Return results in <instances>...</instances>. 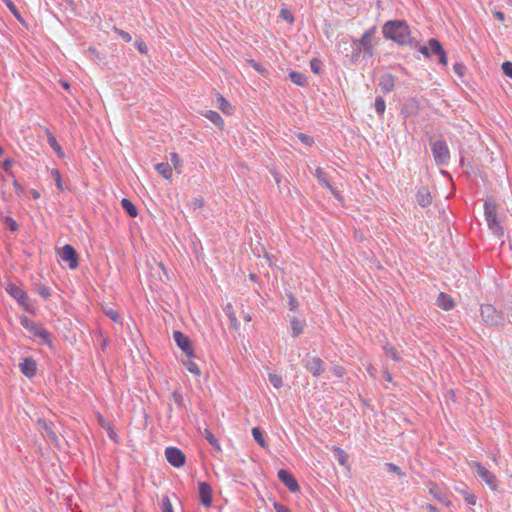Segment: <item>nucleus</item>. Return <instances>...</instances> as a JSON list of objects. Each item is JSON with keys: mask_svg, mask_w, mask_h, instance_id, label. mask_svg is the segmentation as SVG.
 Returning <instances> with one entry per match:
<instances>
[{"mask_svg": "<svg viewBox=\"0 0 512 512\" xmlns=\"http://www.w3.org/2000/svg\"><path fill=\"white\" fill-rule=\"evenodd\" d=\"M19 368L21 373L27 378H32L37 373V363L32 357H26L20 362Z\"/></svg>", "mask_w": 512, "mask_h": 512, "instance_id": "2eb2a0df", "label": "nucleus"}, {"mask_svg": "<svg viewBox=\"0 0 512 512\" xmlns=\"http://www.w3.org/2000/svg\"><path fill=\"white\" fill-rule=\"evenodd\" d=\"M321 66H322V62L320 59L318 58H313L311 59L310 61V69L313 73L315 74H320L321 73Z\"/></svg>", "mask_w": 512, "mask_h": 512, "instance_id": "49530a36", "label": "nucleus"}, {"mask_svg": "<svg viewBox=\"0 0 512 512\" xmlns=\"http://www.w3.org/2000/svg\"><path fill=\"white\" fill-rule=\"evenodd\" d=\"M287 297H288V300H289L288 304H289L290 310L291 311L297 310L299 304H298V301L295 298V296L292 294V292L287 293Z\"/></svg>", "mask_w": 512, "mask_h": 512, "instance_id": "603ef678", "label": "nucleus"}, {"mask_svg": "<svg viewBox=\"0 0 512 512\" xmlns=\"http://www.w3.org/2000/svg\"><path fill=\"white\" fill-rule=\"evenodd\" d=\"M13 165V160L10 159V158H7L5 159L3 162H2V169L6 172V173H10V170H11V167Z\"/></svg>", "mask_w": 512, "mask_h": 512, "instance_id": "bf43d9fd", "label": "nucleus"}, {"mask_svg": "<svg viewBox=\"0 0 512 512\" xmlns=\"http://www.w3.org/2000/svg\"><path fill=\"white\" fill-rule=\"evenodd\" d=\"M383 350L385 355L393 359L395 362L401 361V356L394 346L387 343L386 345H384Z\"/></svg>", "mask_w": 512, "mask_h": 512, "instance_id": "2f4dec72", "label": "nucleus"}, {"mask_svg": "<svg viewBox=\"0 0 512 512\" xmlns=\"http://www.w3.org/2000/svg\"><path fill=\"white\" fill-rule=\"evenodd\" d=\"M204 116L217 127L222 128L224 126V120L218 112L210 110L207 111Z\"/></svg>", "mask_w": 512, "mask_h": 512, "instance_id": "c85d7f7f", "label": "nucleus"}, {"mask_svg": "<svg viewBox=\"0 0 512 512\" xmlns=\"http://www.w3.org/2000/svg\"><path fill=\"white\" fill-rule=\"evenodd\" d=\"M453 70L458 76H463L466 70V67L463 63H455L453 65Z\"/></svg>", "mask_w": 512, "mask_h": 512, "instance_id": "4d7b16f0", "label": "nucleus"}, {"mask_svg": "<svg viewBox=\"0 0 512 512\" xmlns=\"http://www.w3.org/2000/svg\"><path fill=\"white\" fill-rule=\"evenodd\" d=\"M252 435L254 440L262 447L266 448L268 446L267 442L264 439L262 430L259 427L252 428Z\"/></svg>", "mask_w": 512, "mask_h": 512, "instance_id": "e433bc0d", "label": "nucleus"}, {"mask_svg": "<svg viewBox=\"0 0 512 512\" xmlns=\"http://www.w3.org/2000/svg\"><path fill=\"white\" fill-rule=\"evenodd\" d=\"M383 36L399 45L418 47L419 43L411 37L409 25L404 20H389L382 27Z\"/></svg>", "mask_w": 512, "mask_h": 512, "instance_id": "f257e3e1", "label": "nucleus"}, {"mask_svg": "<svg viewBox=\"0 0 512 512\" xmlns=\"http://www.w3.org/2000/svg\"><path fill=\"white\" fill-rule=\"evenodd\" d=\"M171 399L174 401V403L176 404V406L179 410H182L185 408L184 396L178 389L174 390L171 393Z\"/></svg>", "mask_w": 512, "mask_h": 512, "instance_id": "c9c22d12", "label": "nucleus"}, {"mask_svg": "<svg viewBox=\"0 0 512 512\" xmlns=\"http://www.w3.org/2000/svg\"><path fill=\"white\" fill-rule=\"evenodd\" d=\"M170 161L175 168V170H178V168L181 166V160L179 155L176 152L170 153Z\"/></svg>", "mask_w": 512, "mask_h": 512, "instance_id": "5fc2aeb1", "label": "nucleus"}, {"mask_svg": "<svg viewBox=\"0 0 512 512\" xmlns=\"http://www.w3.org/2000/svg\"><path fill=\"white\" fill-rule=\"evenodd\" d=\"M277 475L278 479L288 488L290 492L296 493L300 491L298 481L290 471L286 469H280Z\"/></svg>", "mask_w": 512, "mask_h": 512, "instance_id": "f8f14e48", "label": "nucleus"}, {"mask_svg": "<svg viewBox=\"0 0 512 512\" xmlns=\"http://www.w3.org/2000/svg\"><path fill=\"white\" fill-rule=\"evenodd\" d=\"M429 45H430L431 54L437 55L438 62L440 64L446 66L447 65V55H446V52H445L444 48L442 47V44L440 43V41L435 38H431V39H429Z\"/></svg>", "mask_w": 512, "mask_h": 512, "instance_id": "dca6fc26", "label": "nucleus"}, {"mask_svg": "<svg viewBox=\"0 0 512 512\" xmlns=\"http://www.w3.org/2000/svg\"><path fill=\"white\" fill-rule=\"evenodd\" d=\"M502 71L503 73L512 79V62L505 61L502 63Z\"/></svg>", "mask_w": 512, "mask_h": 512, "instance_id": "6e6d98bb", "label": "nucleus"}, {"mask_svg": "<svg viewBox=\"0 0 512 512\" xmlns=\"http://www.w3.org/2000/svg\"><path fill=\"white\" fill-rule=\"evenodd\" d=\"M484 214L489 229L496 237L502 238L504 236V229L497 217L496 205L486 201L484 203Z\"/></svg>", "mask_w": 512, "mask_h": 512, "instance_id": "39448f33", "label": "nucleus"}, {"mask_svg": "<svg viewBox=\"0 0 512 512\" xmlns=\"http://www.w3.org/2000/svg\"><path fill=\"white\" fill-rule=\"evenodd\" d=\"M289 79L292 83L300 87H305L308 85L307 77L302 72L291 71L289 73Z\"/></svg>", "mask_w": 512, "mask_h": 512, "instance_id": "4be33fe9", "label": "nucleus"}, {"mask_svg": "<svg viewBox=\"0 0 512 512\" xmlns=\"http://www.w3.org/2000/svg\"><path fill=\"white\" fill-rule=\"evenodd\" d=\"M3 223L12 232H16L19 229L18 223L10 216L5 217Z\"/></svg>", "mask_w": 512, "mask_h": 512, "instance_id": "79ce46f5", "label": "nucleus"}, {"mask_svg": "<svg viewBox=\"0 0 512 512\" xmlns=\"http://www.w3.org/2000/svg\"><path fill=\"white\" fill-rule=\"evenodd\" d=\"M155 169L165 179H170L172 177V168L170 164L167 162H161L156 164Z\"/></svg>", "mask_w": 512, "mask_h": 512, "instance_id": "cd10ccee", "label": "nucleus"}, {"mask_svg": "<svg viewBox=\"0 0 512 512\" xmlns=\"http://www.w3.org/2000/svg\"><path fill=\"white\" fill-rule=\"evenodd\" d=\"M198 490H199L200 503L205 507L211 506V503H212L211 485L207 482H199Z\"/></svg>", "mask_w": 512, "mask_h": 512, "instance_id": "4468645a", "label": "nucleus"}, {"mask_svg": "<svg viewBox=\"0 0 512 512\" xmlns=\"http://www.w3.org/2000/svg\"><path fill=\"white\" fill-rule=\"evenodd\" d=\"M135 46L138 49V51L142 54H146L148 52L147 45L142 40L137 41L135 43Z\"/></svg>", "mask_w": 512, "mask_h": 512, "instance_id": "e2e57ef3", "label": "nucleus"}, {"mask_svg": "<svg viewBox=\"0 0 512 512\" xmlns=\"http://www.w3.org/2000/svg\"><path fill=\"white\" fill-rule=\"evenodd\" d=\"M191 204L194 209L203 208L204 207V199L203 198H193Z\"/></svg>", "mask_w": 512, "mask_h": 512, "instance_id": "052dcab7", "label": "nucleus"}, {"mask_svg": "<svg viewBox=\"0 0 512 512\" xmlns=\"http://www.w3.org/2000/svg\"><path fill=\"white\" fill-rule=\"evenodd\" d=\"M378 86L384 94L392 92L395 87V76L391 73L383 74L379 79Z\"/></svg>", "mask_w": 512, "mask_h": 512, "instance_id": "f3484780", "label": "nucleus"}, {"mask_svg": "<svg viewBox=\"0 0 512 512\" xmlns=\"http://www.w3.org/2000/svg\"><path fill=\"white\" fill-rule=\"evenodd\" d=\"M248 63L258 72L260 73L261 75H265L268 73L267 69L264 68L260 63H258L257 61L253 60V59H250L248 61Z\"/></svg>", "mask_w": 512, "mask_h": 512, "instance_id": "3c124183", "label": "nucleus"}, {"mask_svg": "<svg viewBox=\"0 0 512 512\" xmlns=\"http://www.w3.org/2000/svg\"><path fill=\"white\" fill-rule=\"evenodd\" d=\"M420 111V103L416 98H409L401 108V114L404 118L417 116Z\"/></svg>", "mask_w": 512, "mask_h": 512, "instance_id": "ddd939ff", "label": "nucleus"}, {"mask_svg": "<svg viewBox=\"0 0 512 512\" xmlns=\"http://www.w3.org/2000/svg\"><path fill=\"white\" fill-rule=\"evenodd\" d=\"M437 305L445 311H449L454 308L455 301L447 293L441 292L437 297Z\"/></svg>", "mask_w": 512, "mask_h": 512, "instance_id": "6ab92c4d", "label": "nucleus"}, {"mask_svg": "<svg viewBox=\"0 0 512 512\" xmlns=\"http://www.w3.org/2000/svg\"><path fill=\"white\" fill-rule=\"evenodd\" d=\"M6 292L14 298L18 304L24 308L29 306V296L26 291L14 283H9L6 286Z\"/></svg>", "mask_w": 512, "mask_h": 512, "instance_id": "1a4fd4ad", "label": "nucleus"}, {"mask_svg": "<svg viewBox=\"0 0 512 512\" xmlns=\"http://www.w3.org/2000/svg\"><path fill=\"white\" fill-rule=\"evenodd\" d=\"M217 107L227 115L232 113V105L222 96L217 97Z\"/></svg>", "mask_w": 512, "mask_h": 512, "instance_id": "f704fd0d", "label": "nucleus"}, {"mask_svg": "<svg viewBox=\"0 0 512 512\" xmlns=\"http://www.w3.org/2000/svg\"><path fill=\"white\" fill-rule=\"evenodd\" d=\"M104 313L107 317H109L115 323H119L121 320V316L117 310H114L112 308H108V309L105 308Z\"/></svg>", "mask_w": 512, "mask_h": 512, "instance_id": "37998d69", "label": "nucleus"}, {"mask_svg": "<svg viewBox=\"0 0 512 512\" xmlns=\"http://www.w3.org/2000/svg\"><path fill=\"white\" fill-rule=\"evenodd\" d=\"M47 142H48L49 146L55 151V153L58 156H60V157L64 156L62 147L58 143L55 136L49 130H47Z\"/></svg>", "mask_w": 512, "mask_h": 512, "instance_id": "393cba45", "label": "nucleus"}, {"mask_svg": "<svg viewBox=\"0 0 512 512\" xmlns=\"http://www.w3.org/2000/svg\"><path fill=\"white\" fill-rule=\"evenodd\" d=\"M343 44L348 45V42L343 41ZM349 46L351 48V52H350V54H346V56L349 58V60L352 64H356L360 60L362 51H360V48L356 47L352 42L349 43Z\"/></svg>", "mask_w": 512, "mask_h": 512, "instance_id": "a878e982", "label": "nucleus"}, {"mask_svg": "<svg viewBox=\"0 0 512 512\" xmlns=\"http://www.w3.org/2000/svg\"><path fill=\"white\" fill-rule=\"evenodd\" d=\"M20 324L23 328H25L28 332H30L33 336L37 333L38 329L42 326L40 323L34 322L27 316H22L20 318Z\"/></svg>", "mask_w": 512, "mask_h": 512, "instance_id": "412c9836", "label": "nucleus"}, {"mask_svg": "<svg viewBox=\"0 0 512 512\" xmlns=\"http://www.w3.org/2000/svg\"><path fill=\"white\" fill-rule=\"evenodd\" d=\"M297 137L302 143H304L307 146H311L314 143V139L307 134L299 133Z\"/></svg>", "mask_w": 512, "mask_h": 512, "instance_id": "864d4df0", "label": "nucleus"}, {"mask_svg": "<svg viewBox=\"0 0 512 512\" xmlns=\"http://www.w3.org/2000/svg\"><path fill=\"white\" fill-rule=\"evenodd\" d=\"M39 424L44 432V434L55 444H58V436L52 427L43 419H39Z\"/></svg>", "mask_w": 512, "mask_h": 512, "instance_id": "5701e85b", "label": "nucleus"}, {"mask_svg": "<svg viewBox=\"0 0 512 512\" xmlns=\"http://www.w3.org/2000/svg\"><path fill=\"white\" fill-rule=\"evenodd\" d=\"M274 509L276 512H291L287 506L279 502H274Z\"/></svg>", "mask_w": 512, "mask_h": 512, "instance_id": "0e129e2a", "label": "nucleus"}, {"mask_svg": "<svg viewBox=\"0 0 512 512\" xmlns=\"http://www.w3.org/2000/svg\"><path fill=\"white\" fill-rule=\"evenodd\" d=\"M34 337L41 339V344H49L52 343V335L50 332H48L43 325L38 329L37 333L34 335Z\"/></svg>", "mask_w": 512, "mask_h": 512, "instance_id": "72a5a7b5", "label": "nucleus"}, {"mask_svg": "<svg viewBox=\"0 0 512 512\" xmlns=\"http://www.w3.org/2000/svg\"><path fill=\"white\" fill-rule=\"evenodd\" d=\"M431 152L437 165L445 166L450 160V150L442 135L428 137Z\"/></svg>", "mask_w": 512, "mask_h": 512, "instance_id": "f03ea898", "label": "nucleus"}, {"mask_svg": "<svg viewBox=\"0 0 512 512\" xmlns=\"http://www.w3.org/2000/svg\"><path fill=\"white\" fill-rule=\"evenodd\" d=\"M303 366L315 377L320 376L325 368L324 362L320 357H310L306 355V357L302 361Z\"/></svg>", "mask_w": 512, "mask_h": 512, "instance_id": "9d476101", "label": "nucleus"}, {"mask_svg": "<svg viewBox=\"0 0 512 512\" xmlns=\"http://www.w3.org/2000/svg\"><path fill=\"white\" fill-rule=\"evenodd\" d=\"M62 261L67 262L70 269H76L79 265V257L76 249L70 245H64L59 251Z\"/></svg>", "mask_w": 512, "mask_h": 512, "instance_id": "6e6552de", "label": "nucleus"}, {"mask_svg": "<svg viewBox=\"0 0 512 512\" xmlns=\"http://www.w3.org/2000/svg\"><path fill=\"white\" fill-rule=\"evenodd\" d=\"M416 201L423 208L428 207L432 203V197L427 186L422 185L417 189Z\"/></svg>", "mask_w": 512, "mask_h": 512, "instance_id": "a211bd4d", "label": "nucleus"}, {"mask_svg": "<svg viewBox=\"0 0 512 512\" xmlns=\"http://www.w3.org/2000/svg\"><path fill=\"white\" fill-rule=\"evenodd\" d=\"M121 206L124 209V211L132 218L137 217L138 210L136 206L127 198H123L121 200Z\"/></svg>", "mask_w": 512, "mask_h": 512, "instance_id": "bb28decb", "label": "nucleus"}, {"mask_svg": "<svg viewBox=\"0 0 512 512\" xmlns=\"http://www.w3.org/2000/svg\"><path fill=\"white\" fill-rule=\"evenodd\" d=\"M385 467L388 472L396 474L399 478L406 477V473L403 472L401 468L394 463H386Z\"/></svg>", "mask_w": 512, "mask_h": 512, "instance_id": "ea45409f", "label": "nucleus"}, {"mask_svg": "<svg viewBox=\"0 0 512 512\" xmlns=\"http://www.w3.org/2000/svg\"><path fill=\"white\" fill-rule=\"evenodd\" d=\"M458 491L462 494L464 500L469 505H475L476 504V501H477L476 496L473 493H471L467 488H464V489H461V490H458Z\"/></svg>", "mask_w": 512, "mask_h": 512, "instance_id": "58836bf2", "label": "nucleus"}, {"mask_svg": "<svg viewBox=\"0 0 512 512\" xmlns=\"http://www.w3.org/2000/svg\"><path fill=\"white\" fill-rule=\"evenodd\" d=\"M480 316L485 325L489 327H500L506 322L504 312L496 309L492 304H482L480 306Z\"/></svg>", "mask_w": 512, "mask_h": 512, "instance_id": "7ed1b4c3", "label": "nucleus"}, {"mask_svg": "<svg viewBox=\"0 0 512 512\" xmlns=\"http://www.w3.org/2000/svg\"><path fill=\"white\" fill-rule=\"evenodd\" d=\"M227 308H228L227 315H228L231 327L234 328L235 330H238L239 329V322H238L235 314L232 311H230L231 305H228Z\"/></svg>", "mask_w": 512, "mask_h": 512, "instance_id": "de8ad7c7", "label": "nucleus"}, {"mask_svg": "<svg viewBox=\"0 0 512 512\" xmlns=\"http://www.w3.org/2000/svg\"><path fill=\"white\" fill-rule=\"evenodd\" d=\"M429 492L434 497V499H436L440 503H443L445 505L450 504L446 493H444L436 483H430Z\"/></svg>", "mask_w": 512, "mask_h": 512, "instance_id": "aec40b11", "label": "nucleus"}, {"mask_svg": "<svg viewBox=\"0 0 512 512\" xmlns=\"http://www.w3.org/2000/svg\"><path fill=\"white\" fill-rule=\"evenodd\" d=\"M375 111L378 114V116H383L385 109H386V103L383 97L377 96L374 103Z\"/></svg>", "mask_w": 512, "mask_h": 512, "instance_id": "4c0bfd02", "label": "nucleus"}, {"mask_svg": "<svg viewBox=\"0 0 512 512\" xmlns=\"http://www.w3.org/2000/svg\"><path fill=\"white\" fill-rule=\"evenodd\" d=\"M184 365L186 366L187 370L196 375V376H200L201 375V372H200V369L198 367V365L191 361V359H189L187 362L184 363Z\"/></svg>", "mask_w": 512, "mask_h": 512, "instance_id": "c03bdc74", "label": "nucleus"}, {"mask_svg": "<svg viewBox=\"0 0 512 512\" xmlns=\"http://www.w3.org/2000/svg\"><path fill=\"white\" fill-rule=\"evenodd\" d=\"M281 17L288 21L289 23H292L294 21V17L291 15L290 11L287 9L281 10Z\"/></svg>", "mask_w": 512, "mask_h": 512, "instance_id": "680f3d73", "label": "nucleus"}, {"mask_svg": "<svg viewBox=\"0 0 512 512\" xmlns=\"http://www.w3.org/2000/svg\"><path fill=\"white\" fill-rule=\"evenodd\" d=\"M202 435L213 448H215L218 451L221 450L218 439L214 436V434L209 429L205 428Z\"/></svg>", "mask_w": 512, "mask_h": 512, "instance_id": "473e14b6", "label": "nucleus"}, {"mask_svg": "<svg viewBox=\"0 0 512 512\" xmlns=\"http://www.w3.org/2000/svg\"><path fill=\"white\" fill-rule=\"evenodd\" d=\"M269 381L275 387L276 389H280L283 386V380L282 377L278 374L270 373L269 374Z\"/></svg>", "mask_w": 512, "mask_h": 512, "instance_id": "a19ab883", "label": "nucleus"}, {"mask_svg": "<svg viewBox=\"0 0 512 512\" xmlns=\"http://www.w3.org/2000/svg\"><path fill=\"white\" fill-rule=\"evenodd\" d=\"M474 465L476 467L477 476L483 482H485L490 487V489H492L493 491H496L498 489L497 477L491 471H489L486 467H484L481 463L474 462Z\"/></svg>", "mask_w": 512, "mask_h": 512, "instance_id": "0eeeda50", "label": "nucleus"}, {"mask_svg": "<svg viewBox=\"0 0 512 512\" xmlns=\"http://www.w3.org/2000/svg\"><path fill=\"white\" fill-rule=\"evenodd\" d=\"M162 512H174L171 501L168 496H164L161 501Z\"/></svg>", "mask_w": 512, "mask_h": 512, "instance_id": "8fccbe9b", "label": "nucleus"}, {"mask_svg": "<svg viewBox=\"0 0 512 512\" xmlns=\"http://www.w3.org/2000/svg\"><path fill=\"white\" fill-rule=\"evenodd\" d=\"M315 176L321 181L331 192L333 195L337 196L336 190L333 188L331 183L328 181L326 177V173L323 171L322 168H317L315 171Z\"/></svg>", "mask_w": 512, "mask_h": 512, "instance_id": "c756f323", "label": "nucleus"}, {"mask_svg": "<svg viewBox=\"0 0 512 512\" xmlns=\"http://www.w3.org/2000/svg\"><path fill=\"white\" fill-rule=\"evenodd\" d=\"M36 291L46 300L51 296L50 288L45 285L39 284L36 288Z\"/></svg>", "mask_w": 512, "mask_h": 512, "instance_id": "09e8293b", "label": "nucleus"}, {"mask_svg": "<svg viewBox=\"0 0 512 512\" xmlns=\"http://www.w3.org/2000/svg\"><path fill=\"white\" fill-rule=\"evenodd\" d=\"M332 452L335 457V459L338 461V463L341 466H348V454L340 447L333 446Z\"/></svg>", "mask_w": 512, "mask_h": 512, "instance_id": "b1692460", "label": "nucleus"}, {"mask_svg": "<svg viewBox=\"0 0 512 512\" xmlns=\"http://www.w3.org/2000/svg\"><path fill=\"white\" fill-rule=\"evenodd\" d=\"M165 456L169 464L176 468H180L185 464L186 456L177 447H167L165 449Z\"/></svg>", "mask_w": 512, "mask_h": 512, "instance_id": "9b49d317", "label": "nucleus"}, {"mask_svg": "<svg viewBox=\"0 0 512 512\" xmlns=\"http://www.w3.org/2000/svg\"><path fill=\"white\" fill-rule=\"evenodd\" d=\"M291 328H292V336L298 337L300 334H302L304 330V322L299 320L296 317H293L290 321Z\"/></svg>", "mask_w": 512, "mask_h": 512, "instance_id": "7c9ffc66", "label": "nucleus"}, {"mask_svg": "<svg viewBox=\"0 0 512 512\" xmlns=\"http://www.w3.org/2000/svg\"><path fill=\"white\" fill-rule=\"evenodd\" d=\"M332 372L339 378H342L345 374V369L342 366H335L332 368Z\"/></svg>", "mask_w": 512, "mask_h": 512, "instance_id": "69168bd1", "label": "nucleus"}, {"mask_svg": "<svg viewBox=\"0 0 512 512\" xmlns=\"http://www.w3.org/2000/svg\"><path fill=\"white\" fill-rule=\"evenodd\" d=\"M493 16L495 19H497L499 21L503 22L505 20V14L502 11H495L493 13Z\"/></svg>", "mask_w": 512, "mask_h": 512, "instance_id": "774afa93", "label": "nucleus"}, {"mask_svg": "<svg viewBox=\"0 0 512 512\" xmlns=\"http://www.w3.org/2000/svg\"><path fill=\"white\" fill-rule=\"evenodd\" d=\"M376 26L367 29L359 39H353L352 43L360 48L363 58H371L375 53Z\"/></svg>", "mask_w": 512, "mask_h": 512, "instance_id": "20e7f679", "label": "nucleus"}, {"mask_svg": "<svg viewBox=\"0 0 512 512\" xmlns=\"http://www.w3.org/2000/svg\"><path fill=\"white\" fill-rule=\"evenodd\" d=\"M173 339L177 346L182 350L183 353L189 358L192 359L195 357L194 349L192 346V342L188 336L183 334L181 331L173 332Z\"/></svg>", "mask_w": 512, "mask_h": 512, "instance_id": "423d86ee", "label": "nucleus"}, {"mask_svg": "<svg viewBox=\"0 0 512 512\" xmlns=\"http://www.w3.org/2000/svg\"><path fill=\"white\" fill-rule=\"evenodd\" d=\"M115 32H116V33L121 37V39H122L123 41H125V42H130V41L132 40L131 35H130L128 32H126V31H124V30H122V29L115 28Z\"/></svg>", "mask_w": 512, "mask_h": 512, "instance_id": "13d9d810", "label": "nucleus"}, {"mask_svg": "<svg viewBox=\"0 0 512 512\" xmlns=\"http://www.w3.org/2000/svg\"><path fill=\"white\" fill-rule=\"evenodd\" d=\"M51 175L53 176L54 180H55V184H56V187L63 191L64 190V187H63V183H62V176H61V173L58 169H53L51 171Z\"/></svg>", "mask_w": 512, "mask_h": 512, "instance_id": "a18cd8bd", "label": "nucleus"}, {"mask_svg": "<svg viewBox=\"0 0 512 512\" xmlns=\"http://www.w3.org/2000/svg\"><path fill=\"white\" fill-rule=\"evenodd\" d=\"M419 51L426 57V58H430L431 57V50H430V45H423V46H419Z\"/></svg>", "mask_w": 512, "mask_h": 512, "instance_id": "338daca9", "label": "nucleus"}]
</instances>
